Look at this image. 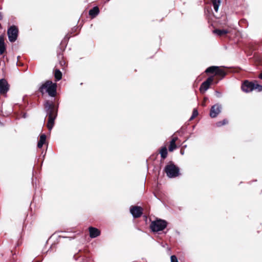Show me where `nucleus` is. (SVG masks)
<instances>
[{"label":"nucleus","mask_w":262,"mask_h":262,"mask_svg":"<svg viewBox=\"0 0 262 262\" xmlns=\"http://www.w3.org/2000/svg\"><path fill=\"white\" fill-rule=\"evenodd\" d=\"M45 108L47 115L49 116L47 127L51 130L54 124V120L57 116V110L54 104L47 101L45 103Z\"/></svg>","instance_id":"obj_1"},{"label":"nucleus","mask_w":262,"mask_h":262,"mask_svg":"<svg viewBox=\"0 0 262 262\" xmlns=\"http://www.w3.org/2000/svg\"><path fill=\"white\" fill-rule=\"evenodd\" d=\"M57 84L52 81L47 80L40 86L39 91L42 94L47 93L51 97L55 96L56 94Z\"/></svg>","instance_id":"obj_2"},{"label":"nucleus","mask_w":262,"mask_h":262,"mask_svg":"<svg viewBox=\"0 0 262 262\" xmlns=\"http://www.w3.org/2000/svg\"><path fill=\"white\" fill-rule=\"evenodd\" d=\"M242 89L246 93L252 92L253 90L259 92L262 91V85L258 84L256 81L250 82L246 80L242 85Z\"/></svg>","instance_id":"obj_3"},{"label":"nucleus","mask_w":262,"mask_h":262,"mask_svg":"<svg viewBox=\"0 0 262 262\" xmlns=\"http://www.w3.org/2000/svg\"><path fill=\"white\" fill-rule=\"evenodd\" d=\"M167 226V222L162 220H157L151 223L150 227L153 232H158L163 230Z\"/></svg>","instance_id":"obj_4"},{"label":"nucleus","mask_w":262,"mask_h":262,"mask_svg":"<svg viewBox=\"0 0 262 262\" xmlns=\"http://www.w3.org/2000/svg\"><path fill=\"white\" fill-rule=\"evenodd\" d=\"M165 172L169 178H174L179 174V168L173 163H170L165 167Z\"/></svg>","instance_id":"obj_5"},{"label":"nucleus","mask_w":262,"mask_h":262,"mask_svg":"<svg viewBox=\"0 0 262 262\" xmlns=\"http://www.w3.org/2000/svg\"><path fill=\"white\" fill-rule=\"evenodd\" d=\"M18 30L16 26H11L9 27L7 31V34L9 40L13 42L16 41L18 36Z\"/></svg>","instance_id":"obj_6"},{"label":"nucleus","mask_w":262,"mask_h":262,"mask_svg":"<svg viewBox=\"0 0 262 262\" xmlns=\"http://www.w3.org/2000/svg\"><path fill=\"white\" fill-rule=\"evenodd\" d=\"M222 105L220 104L216 103L213 105L210 109V116L211 118H215L217 116V115L221 112L222 111Z\"/></svg>","instance_id":"obj_7"},{"label":"nucleus","mask_w":262,"mask_h":262,"mask_svg":"<svg viewBox=\"0 0 262 262\" xmlns=\"http://www.w3.org/2000/svg\"><path fill=\"white\" fill-rule=\"evenodd\" d=\"M213 81V77H208L204 82L201 84L200 87V92L202 93L205 92L209 88L210 85Z\"/></svg>","instance_id":"obj_8"},{"label":"nucleus","mask_w":262,"mask_h":262,"mask_svg":"<svg viewBox=\"0 0 262 262\" xmlns=\"http://www.w3.org/2000/svg\"><path fill=\"white\" fill-rule=\"evenodd\" d=\"M130 212L134 218H138L142 214V208L139 206H132L130 208Z\"/></svg>","instance_id":"obj_9"},{"label":"nucleus","mask_w":262,"mask_h":262,"mask_svg":"<svg viewBox=\"0 0 262 262\" xmlns=\"http://www.w3.org/2000/svg\"><path fill=\"white\" fill-rule=\"evenodd\" d=\"M9 89V85L6 81L4 79L0 80V94L4 95L7 93Z\"/></svg>","instance_id":"obj_10"},{"label":"nucleus","mask_w":262,"mask_h":262,"mask_svg":"<svg viewBox=\"0 0 262 262\" xmlns=\"http://www.w3.org/2000/svg\"><path fill=\"white\" fill-rule=\"evenodd\" d=\"M90 232V236L91 238H95L100 234V231L97 228L90 227L89 228Z\"/></svg>","instance_id":"obj_11"},{"label":"nucleus","mask_w":262,"mask_h":262,"mask_svg":"<svg viewBox=\"0 0 262 262\" xmlns=\"http://www.w3.org/2000/svg\"><path fill=\"white\" fill-rule=\"evenodd\" d=\"M178 139V137H173L170 142V145L169 146V150L170 151H172L174 149L176 148L177 146L176 144V142Z\"/></svg>","instance_id":"obj_12"},{"label":"nucleus","mask_w":262,"mask_h":262,"mask_svg":"<svg viewBox=\"0 0 262 262\" xmlns=\"http://www.w3.org/2000/svg\"><path fill=\"white\" fill-rule=\"evenodd\" d=\"M6 50L4 42V38L3 36H0V54H3Z\"/></svg>","instance_id":"obj_13"},{"label":"nucleus","mask_w":262,"mask_h":262,"mask_svg":"<svg viewBox=\"0 0 262 262\" xmlns=\"http://www.w3.org/2000/svg\"><path fill=\"white\" fill-rule=\"evenodd\" d=\"M99 13V10L98 7H94L89 11V15L92 17H95Z\"/></svg>","instance_id":"obj_14"},{"label":"nucleus","mask_w":262,"mask_h":262,"mask_svg":"<svg viewBox=\"0 0 262 262\" xmlns=\"http://www.w3.org/2000/svg\"><path fill=\"white\" fill-rule=\"evenodd\" d=\"M46 140V136L45 134H42L40 136L39 141L38 142L37 146L38 148L42 147L45 144Z\"/></svg>","instance_id":"obj_15"},{"label":"nucleus","mask_w":262,"mask_h":262,"mask_svg":"<svg viewBox=\"0 0 262 262\" xmlns=\"http://www.w3.org/2000/svg\"><path fill=\"white\" fill-rule=\"evenodd\" d=\"M229 32L228 29H216L213 31V32L219 36H222L226 34Z\"/></svg>","instance_id":"obj_16"},{"label":"nucleus","mask_w":262,"mask_h":262,"mask_svg":"<svg viewBox=\"0 0 262 262\" xmlns=\"http://www.w3.org/2000/svg\"><path fill=\"white\" fill-rule=\"evenodd\" d=\"M220 3L221 2L220 0H212L213 9L216 12L218 11Z\"/></svg>","instance_id":"obj_17"},{"label":"nucleus","mask_w":262,"mask_h":262,"mask_svg":"<svg viewBox=\"0 0 262 262\" xmlns=\"http://www.w3.org/2000/svg\"><path fill=\"white\" fill-rule=\"evenodd\" d=\"M160 155L161 157L164 159L167 156V150L165 146L163 147L160 150Z\"/></svg>","instance_id":"obj_18"},{"label":"nucleus","mask_w":262,"mask_h":262,"mask_svg":"<svg viewBox=\"0 0 262 262\" xmlns=\"http://www.w3.org/2000/svg\"><path fill=\"white\" fill-rule=\"evenodd\" d=\"M54 76L56 81H59L62 78V73L59 70L56 69L55 71Z\"/></svg>","instance_id":"obj_19"},{"label":"nucleus","mask_w":262,"mask_h":262,"mask_svg":"<svg viewBox=\"0 0 262 262\" xmlns=\"http://www.w3.org/2000/svg\"><path fill=\"white\" fill-rule=\"evenodd\" d=\"M217 69L216 66H211L208 68L206 70L205 72L206 73H216V70Z\"/></svg>","instance_id":"obj_20"},{"label":"nucleus","mask_w":262,"mask_h":262,"mask_svg":"<svg viewBox=\"0 0 262 262\" xmlns=\"http://www.w3.org/2000/svg\"><path fill=\"white\" fill-rule=\"evenodd\" d=\"M228 121L227 119H224L222 121H218L216 123V126L217 127H221L224 125L227 124Z\"/></svg>","instance_id":"obj_21"},{"label":"nucleus","mask_w":262,"mask_h":262,"mask_svg":"<svg viewBox=\"0 0 262 262\" xmlns=\"http://www.w3.org/2000/svg\"><path fill=\"white\" fill-rule=\"evenodd\" d=\"M216 70H216L215 73L216 75H218L223 77L225 76V74L223 69L220 68L219 67H217Z\"/></svg>","instance_id":"obj_22"},{"label":"nucleus","mask_w":262,"mask_h":262,"mask_svg":"<svg viewBox=\"0 0 262 262\" xmlns=\"http://www.w3.org/2000/svg\"><path fill=\"white\" fill-rule=\"evenodd\" d=\"M171 262H178V259L175 255H172L170 257Z\"/></svg>","instance_id":"obj_23"},{"label":"nucleus","mask_w":262,"mask_h":262,"mask_svg":"<svg viewBox=\"0 0 262 262\" xmlns=\"http://www.w3.org/2000/svg\"><path fill=\"white\" fill-rule=\"evenodd\" d=\"M192 115L195 117H196L198 115V112L196 109H193L192 112Z\"/></svg>","instance_id":"obj_24"},{"label":"nucleus","mask_w":262,"mask_h":262,"mask_svg":"<svg viewBox=\"0 0 262 262\" xmlns=\"http://www.w3.org/2000/svg\"><path fill=\"white\" fill-rule=\"evenodd\" d=\"M195 117H196L195 116H193L192 114L191 116V117L189 119V120H193Z\"/></svg>","instance_id":"obj_25"},{"label":"nucleus","mask_w":262,"mask_h":262,"mask_svg":"<svg viewBox=\"0 0 262 262\" xmlns=\"http://www.w3.org/2000/svg\"><path fill=\"white\" fill-rule=\"evenodd\" d=\"M215 93L216 94L217 97H220V94L219 92H218L217 91H216Z\"/></svg>","instance_id":"obj_26"},{"label":"nucleus","mask_w":262,"mask_h":262,"mask_svg":"<svg viewBox=\"0 0 262 262\" xmlns=\"http://www.w3.org/2000/svg\"><path fill=\"white\" fill-rule=\"evenodd\" d=\"M3 19V15L1 12H0V20Z\"/></svg>","instance_id":"obj_27"},{"label":"nucleus","mask_w":262,"mask_h":262,"mask_svg":"<svg viewBox=\"0 0 262 262\" xmlns=\"http://www.w3.org/2000/svg\"><path fill=\"white\" fill-rule=\"evenodd\" d=\"M259 77L262 79V73L259 75Z\"/></svg>","instance_id":"obj_28"}]
</instances>
